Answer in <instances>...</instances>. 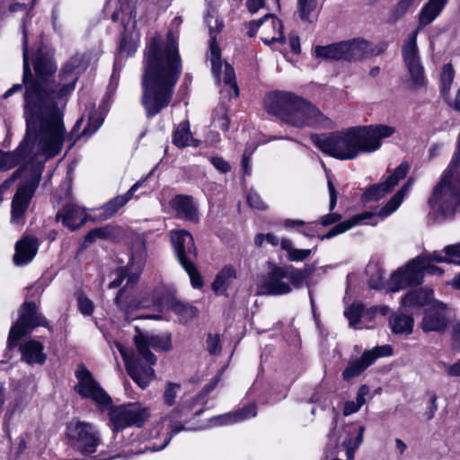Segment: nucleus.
Wrapping results in <instances>:
<instances>
[{
	"mask_svg": "<svg viewBox=\"0 0 460 460\" xmlns=\"http://www.w3.org/2000/svg\"><path fill=\"white\" fill-rule=\"evenodd\" d=\"M27 20L26 13L22 24V83L13 84L4 93L3 98L22 92L24 87V116L28 132H36L40 147L49 156H56L61 151L65 140L63 110L80 75L88 67L89 60L84 53L73 55L62 66L58 81H56L54 75L57 64L53 54L40 48L33 61V75L29 63Z\"/></svg>",
	"mask_w": 460,
	"mask_h": 460,
	"instance_id": "1",
	"label": "nucleus"
},
{
	"mask_svg": "<svg viewBox=\"0 0 460 460\" xmlns=\"http://www.w3.org/2000/svg\"><path fill=\"white\" fill-rule=\"evenodd\" d=\"M181 73V59L172 32L167 33L164 47L158 37H153L147 46L141 83V103L147 118L169 106Z\"/></svg>",
	"mask_w": 460,
	"mask_h": 460,
	"instance_id": "2",
	"label": "nucleus"
},
{
	"mask_svg": "<svg viewBox=\"0 0 460 460\" xmlns=\"http://www.w3.org/2000/svg\"><path fill=\"white\" fill-rule=\"evenodd\" d=\"M396 131L394 127L376 124L352 127L343 131L328 135L313 134V143L323 153L341 160H351L360 153H372L378 150L381 140Z\"/></svg>",
	"mask_w": 460,
	"mask_h": 460,
	"instance_id": "3",
	"label": "nucleus"
},
{
	"mask_svg": "<svg viewBox=\"0 0 460 460\" xmlns=\"http://www.w3.org/2000/svg\"><path fill=\"white\" fill-rule=\"evenodd\" d=\"M75 376L78 379L75 391L82 397L91 398L101 411H109L110 426L114 433L128 427L141 428L150 418V409L139 402L112 406L111 396L99 385L84 365L78 367Z\"/></svg>",
	"mask_w": 460,
	"mask_h": 460,
	"instance_id": "4",
	"label": "nucleus"
},
{
	"mask_svg": "<svg viewBox=\"0 0 460 460\" xmlns=\"http://www.w3.org/2000/svg\"><path fill=\"white\" fill-rule=\"evenodd\" d=\"M137 334L134 337L137 354L128 353L124 348L118 349L122 356L125 367L130 377L142 389L146 388L155 377V370L152 366L156 363V357L150 349L168 351L172 349V335L142 333L136 328Z\"/></svg>",
	"mask_w": 460,
	"mask_h": 460,
	"instance_id": "5",
	"label": "nucleus"
},
{
	"mask_svg": "<svg viewBox=\"0 0 460 460\" xmlns=\"http://www.w3.org/2000/svg\"><path fill=\"white\" fill-rule=\"evenodd\" d=\"M264 106L268 113L297 128L326 127L330 122L313 103L288 92L269 93Z\"/></svg>",
	"mask_w": 460,
	"mask_h": 460,
	"instance_id": "6",
	"label": "nucleus"
},
{
	"mask_svg": "<svg viewBox=\"0 0 460 460\" xmlns=\"http://www.w3.org/2000/svg\"><path fill=\"white\" fill-rule=\"evenodd\" d=\"M23 162L24 165L1 184L2 189H8L16 179H22L12 200L11 222L16 225L23 224L25 212L40 184L44 169L43 164L35 161L30 155Z\"/></svg>",
	"mask_w": 460,
	"mask_h": 460,
	"instance_id": "7",
	"label": "nucleus"
},
{
	"mask_svg": "<svg viewBox=\"0 0 460 460\" xmlns=\"http://www.w3.org/2000/svg\"><path fill=\"white\" fill-rule=\"evenodd\" d=\"M447 2V0H429L419 14L418 28L404 40L402 46V60L415 89L421 88L426 84L424 66L417 46L419 30L431 23L439 15Z\"/></svg>",
	"mask_w": 460,
	"mask_h": 460,
	"instance_id": "8",
	"label": "nucleus"
},
{
	"mask_svg": "<svg viewBox=\"0 0 460 460\" xmlns=\"http://www.w3.org/2000/svg\"><path fill=\"white\" fill-rule=\"evenodd\" d=\"M206 23L208 26L210 37L209 49L211 70L213 75L218 84L223 81L226 85L232 87L234 92V96L237 97L239 95V89L235 81L234 68L228 63H225L223 66L220 49L217 42V35L221 31L224 23L222 21L218 20L211 14H208L206 17Z\"/></svg>",
	"mask_w": 460,
	"mask_h": 460,
	"instance_id": "9",
	"label": "nucleus"
},
{
	"mask_svg": "<svg viewBox=\"0 0 460 460\" xmlns=\"http://www.w3.org/2000/svg\"><path fill=\"white\" fill-rule=\"evenodd\" d=\"M411 181H408L407 183H405L386 203L385 206L382 207L377 212L372 213V212H366L360 215H358L347 221H343L335 226H333L331 230H329L325 234L321 235L319 238L321 240L324 239H330L334 237L337 234H342L356 225L361 223L363 220L366 219H372L373 221L369 222L370 225H376L377 220L376 219V217H380L381 219H384L385 217L391 215L393 212H394L401 205L404 195L408 191V190L411 187Z\"/></svg>",
	"mask_w": 460,
	"mask_h": 460,
	"instance_id": "10",
	"label": "nucleus"
},
{
	"mask_svg": "<svg viewBox=\"0 0 460 460\" xmlns=\"http://www.w3.org/2000/svg\"><path fill=\"white\" fill-rule=\"evenodd\" d=\"M38 326L51 329L45 316L38 312L36 304L34 302H24L20 307L17 321L9 331L7 348L9 349L15 348L19 340Z\"/></svg>",
	"mask_w": 460,
	"mask_h": 460,
	"instance_id": "11",
	"label": "nucleus"
},
{
	"mask_svg": "<svg viewBox=\"0 0 460 460\" xmlns=\"http://www.w3.org/2000/svg\"><path fill=\"white\" fill-rule=\"evenodd\" d=\"M67 436L73 447L84 455L95 452L101 443L98 430L87 422L70 423L67 426Z\"/></svg>",
	"mask_w": 460,
	"mask_h": 460,
	"instance_id": "12",
	"label": "nucleus"
},
{
	"mask_svg": "<svg viewBox=\"0 0 460 460\" xmlns=\"http://www.w3.org/2000/svg\"><path fill=\"white\" fill-rule=\"evenodd\" d=\"M393 355V347L389 344L376 346L371 349L365 350L360 358L350 359L342 371V379L350 382L353 378L359 376L368 367L373 365L378 358Z\"/></svg>",
	"mask_w": 460,
	"mask_h": 460,
	"instance_id": "13",
	"label": "nucleus"
},
{
	"mask_svg": "<svg viewBox=\"0 0 460 460\" xmlns=\"http://www.w3.org/2000/svg\"><path fill=\"white\" fill-rule=\"evenodd\" d=\"M423 257H415L411 260L404 268L397 270L390 279V290L392 292L399 291L409 287L420 286L423 282L424 274L421 262Z\"/></svg>",
	"mask_w": 460,
	"mask_h": 460,
	"instance_id": "14",
	"label": "nucleus"
},
{
	"mask_svg": "<svg viewBox=\"0 0 460 460\" xmlns=\"http://www.w3.org/2000/svg\"><path fill=\"white\" fill-rule=\"evenodd\" d=\"M175 256L181 265L196 261L198 250L192 234L187 230H173L170 234Z\"/></svg>",
	"mask_w": 460,
	"mask_h": 460,
	"instance_id": "15",
	"label": "nucleus"
},
{
	"mask_svg": "<svg viewBox=\"0 0 460 460\" xmlns=\"http://www.w3.org/2000/svg\"><path fill=\"white\" fill-rule=\"evenodd\" d=\"M287 270L275 267L268 272L258 284V294L266 296H282L292 291L289 281L286 280Z\"/></svg>",
	"mask_w": 460,
	"mask_h": 460,
	"instance_id": "16",
	"label": "nucleus"
},
{
	"mask_svg": "<svg viewBox=\"0 0 460 460\" xmlns=\"http://www.w3.org/2000/svg\"><path fill=\"white\" fill-rule=\"evenodd\" d=\"M343 60L349 62L360 61L362 59L377 56L384 52L386 44L383 43L379 46H372L364 39H353L351 40L341 41Z\"/></svg>",
	"mask_w": 460,
	"mask_h": 460,
	"instance_id": "17",
	"label": "nucleus"
},
{
	"mask_svg": "<svg viewBox=\"0 0 460 460\" xmlns=\"http://www.w3.org/2000/svg\"><path fill=\"white\" fill-rule=\"evenodd\" d=\"M409 169V164L407 162H402L384 182L373 184L367 189L362 194V200L364 202H370L382 199L398 184L400 180L403 179L407 175Z\"/></svg>",
	"mask_w": 460,
	"mask_h": 460,
	"instance_id": "18",
	"label": "nucleus"
},
{
	"mask_svg": "<svg viewBox=\"0 0 460 460\" xmlns=\"http://www.w3.org/2000/svg\"><path fill=\"white\" fill-rule=\"evenodd\" d=\"M28 127V124L26 123ZM34 137V140L37 145L38 152L46 155L47 157H50L47 153H45L39 145L37 139V133L33 130L28 132V128H26V134L22 140V142L19 145V146L13 152L4 153L0 151V171L1 170H9L15 165H17L22 161H25L29 155V140L31 137Z\"/></svg>",
	"mask_w": 460,
	"mask_h": 460,
	"instance_id": "19",
	"label": "nucleus"
},
{
	"mask_svg": "<svg viewBox=\"0 0 460 460\" xmlns=\"http://www.w3.org/2000/svg\"><path fill=\"white\" fill-rule=\"evenodd\" d=\"M447 305L435 301L431 307H429L424 314L421 323V329L424 332H444L448 323V319L446 315Z\"/></svg>",
	"mask_w": 460,
	"mask_h": 460,
	"instance_id": "20",
	"label": "nucleus"
},
{
	"mask_svg": "<svg viewBox=\"0 0 460 460\" xmlns=\"http://www.w3.org/2000/svg\"><path fill=\"white\" fill-rule=\"evenodd\" d=\"M183 416V411L180 408L173 409L171 413L165 417L163 421H168V428L170 429V432L166 434L164 440L160 445H152V446H146L143 449H141L137 454L144 453L147 450H150L152 452L159 451L164 449L171 441L172 438L179 433L180 431L183 430L185 429V423L186 421L182 420Z\"/></svg>",
	"mask_w": 460,
	"mask_h": 460,
	"instance_id": "21",
	"label": "nucleus"
},
{
	"mask_svg": "<svg viewBox=\"0 0 460 460\" xmlns=\"http://www.w3.org/2000/svg\"><path fill=\"white\" fill-rule=\"evenodd\" d=\"M268 20L270 21V25L272 29L275 31V34L272 37H262L261 40L266 45H271L274 43H284L286 39L283 33V25L280 20L276 19V17L271 13L265 14L262 18L259 20H253L251 21L248 23V36L252 38L256 35L258 29L261 27V25L267 22Z\"/></svg>",
	"mask_w": 460,
	"mask_h": 460,
	"instance_id": "22",
	"label": "nucleus"
},
{
	"mask_svg": "<svg viewBox=\"0 0 460 460\" xmlns=\"http://www.w3.org/2000/svg\"><path fill=\"white\" fill-rule=\"evenodd\" d=\"M58 221L70 230H75L82 226L86 221L84 210L74 203L66 204L56 216Z\"/></svg>",
	"mask_w": 460,
	"mask_h": 460,
	"instance_id": "23",
	"label": "nucleus"
},
{
	"mask_svg": "<svg viewBox=\"0 0 460 460\" xmlns=\"http://www.w3.org/2000/svg\"><path fill=\"white\" fill-rule=\"evenodd\" d=\"M171 207L179 218L191 222H198L199 212L193 198L189 195H176L171 200Z\"/></svg>",
	"mask_w": 460,
	"mask_h": 460,
	"instance_id": "24",
	"label": "nucleus"
},
{
	"mask_svg": "<svg viewBox=\"0 0 460 460\" xmlns=\"http://www.w3.org/2000/svg\"><path fill=\"white\" fill-rule=\"evenodd\" d=\"M22 360L30 366L43 365L47 360L44 346L40 341L30 339L19 347Z\"/></svg>",
	"mask_w": 460,
	"mask_h": 460,
	"instance_id": "25",
	"label": "nucleus"
},
{
	"mask_svg": "<svg viewBox=\"0 0 460 460\" xmlns=\"http://www.w3.org/2000/svg\"><path fill=\"white\" fill-rule=\"evenodd\" d=\"M38 251L37 240L31 236H25L16 243L13 262L21 266L30 262Z\"/></svg>",
	"mask_w": 460,
	"mask_h": 460,
	"instance_id": "26",
	"label": "nucleus"
},
{
	"mask_svg": "<svg viewBox=\"0 0 460 460\" xmlns=\"http://www.w3.org/2000/svg\"><path fill=\"white\" fill-rule=\"evenodd\" d=\"M256 414L255 405L250 404L239 411L216 416L210 421L214 426L230 425L255 417Z\"/></svg>",
	"mask_w": 460,
	"mask_h": 460,
	"instance_id": "27",
	"label": "nucleus"
},
{
	"mask_svg": "<svg viewBox=\"0 0 460 460\" xmlns=\"http://www.w3.org/2000/svg\"><path fill=\"white\" fill-rule=\"evenodd\" d=\"M432 297V290L420 288L406 293L402 296L401 304L403 307L419 309L429 304Z\"/></svg>",
	"mask_w": 460,
	"mask_h": 460,
	"instance_id": "28",
	"label": "nucleus"
},
{
	"mask_svg": "<svg viewBox=\"0 0 460 460\" xmlns=\"http://www.w3.org/2000/svg\"><path fill=\"white\" fill-rule=\"evenodd\" d=\"M115 4V10L111 14V20L115 22H121L125 29L132 19L133 25H135L136 12L131 0H117Z\"/></svg>",
	"mask_w": 460,
	"mask_h": 460,
	"instance_id": "29",
	"label": "nucleus"
},
{
	"mask_svg": "<svg viewBox=\"0 0 460 460\" xmlns=\"http://www.w3.org/2000/svg\"><path fill=\"white\" fill-rule=\"evenodd\" d=\"M118 309L122 312L127 321H129L130 314L142 307V304L135 296L126 294L125 288L119 289L114 299Z\"/></svg>",
	"mask_w": 460,
	"mask_h": 460,
	"instance_id": "30",
	"label": "nucleus"
},
{
	"mask_svg": "<svg viewBox=\"0 0 460 460\" xmlns=\"http://www.w3.org/2000/svg\"><path fill=\"white\" fill-rule=\"evenodd\" d=\"M236 279V270L233 266H225L216 276L212 289L216 294H224Z\"/></svg>",
	"mask_w": 460,
	"mask_h": 460,
	"instance_id": "31",
	"label": "nucleus"
},
{
	"mask_svg": "<svg viewBox=\"0 0 460 460\" xmlns=\"http://www.w3.org/2000/svg\"><path fill=\"white\" fill-rule=\"evenodd\" d=\"M389 325L393 333L409 335L412 332L414 320L411 315L397 313L390 317Z\"/></svg>",
	"mask_w": 460,
	"mask_h": 460,
	"instance_id": "32",
	"label": "nucleus"
},
{
	"mask_svg": "<svg viewBox=\"0 0 460 460\" xmlns=\"http://www.w3.org/2000/svg\"><path fill=\"white\" fill-rule=\"evenodd\" d=\"M176 298L175 289L172 287L159 286L152 293L154 305L161 309H168Z\"/></svg>",
	"mask_w": 460,
	"mask_h": 460,
	"instance_id": "33",
	"label": "nucleus"
},
{
	"mask_svg": "<svg viewBox=\"0 0 460 460\" xmlns=\"http://www.w3.org/2000/svg\"><path fill=\"white\" fill-rule=\"evenodd\" d=\"M280 247L287 252L288 260L296 262L305 261L316 250V246L313 249H296L293 246L292 241L288 238H282L280 240Z\"/></svg>",
	"mask_w": 460,
	"mask_h": 460,
	"instance_id": "34",
	"label": "nucleus"
},
{
	"mask_svg": "<svg viewBox=\"0 0 460 460\" xmlns=\"http://www.w3.org/2000/svg\"><path fill=\"white\" fill-rule=\"evenodd\" d=\"M193 142H195V139L190 133L189 121L181 122L173 131L172 143L179 148H183L191 145L197 146L198 145L193 144Z\"/></svg>",
	"mask_w": 460,
	"mask_h": 460,
	"instance_id": "35",
	"label": "nucleus"
},
{
	"mask_svg": "<svg viewBox=\"0 0 460 460\" xmlns=\"http://www.w3.org/2000/svg\"><path fill=\"white\" fill-rule=\"evenodd\" d=\"M314 53L317 58L324 60H343L344 54L341 42L327 46H316Z\"/></svg>",
	"mask_w": 460,
	"mask_h": 460,
	"instance_id": "36",
	"label": "nucleus"
},
{
	"mask_svg": "<svg viewBox=\"0 0 460 460\" xmlns=\"http://www.w3.org/2000/svg\"><path fill=\"white\" fill-rule=\"evenodd\" d=\"M175 314H177L180 318V322L185 323L193 318H195L198 314V309L189 304H184L177 298L171 303V306L168 308Z\"/></svg>",
	"mask_w": 460,
	"mask_h": 460,
	"instance_id": "37",
	"label": "nucleus"
},
{
	"mask_svg": "<svg viewBox=\"0 0 460 460\" xmlns=\"http://www.w3.org/2000/svg\"><path fill=\"white\" fill-rule=\"evenodd\" d=\"M455 78V70L451 64H446L440 74V93L444 99L447 100L450 94L451 85Z\"/></svg>",
	"mask_w": 460,
	"mask_h": 460,
	"instance_id": "38",
	"label": "nucleus"
},
{
	"mask_svg": "<svg viewBox=\"0 0 460 460\" xmlns=\"http://www.w3.org/2000/svg\"><path fill=\"white\" fill-rule=\"evenodd\" d=\"M125 205L126 203L124 202L122 197H120V195L116 196L102 206V218L108 219L111 217L119 210V208Z\"/></svg>",
	"mask_w": 460,
	"mask_h": 460,
	"instance_id": "39",
	"label": "nucleus"
},
{
	"mask_svg": "<svg viewBox=\"0 0 460 460\" xmlns=\"http://www.w3.org/2000/svg\"><path fill=\"white\" fill-rule=\"evenodd\" d=\"M246 7L248 11L253 14L261 8H266L268 10L276 8L279 10L280 4L279 0H247Z\"/></svg>",
	"mask_w": 460,
	"mask_h": 460,
	"instance_id": "40",
	"label": "nucleus"
},
{
	"mask_svg": "<svg viewBox=\"0 0 460 460\" xmlns=\"http://www.w3.org/2000/svg\"><path fill=\"white\" fill-rule=\"evenodd\" d=\"M102 123L103 119L99 114L91 112L88 116L87 125L84 128L79 137H91L101 128Z\"/></svg>",
	"mask_w": 460,
	"mask_h": 460,
	"instance_id": "41",
	"label": "nucleus"
},
{
	"mask_svg": "<svg viewBox=\"0 0 460 460\" xmlns=\"http://www.w3.org/2000/svg\"><path fill=\"white\" fill-rule=\"evenodd\" d=\"M283 269L287 270L285 277H287V280L289 281L291 288H301L304 282L306 280L303 273L292 265L285 266Z\"/></svg>",
	"mask_w": 460,
	"mask_h": 460,
	"instance_id": "42",
	"label": "nucleus"
},
{
	"mask_svg": "<svg viewBox=\"0 0 460 460\" xmlns=\"http://www.w3.org/2000/svg\"><path fill=\"white\" fill-rule=\"evenodd\" d=\"M363 307L362 304H353L345 309L344 315L349 320L350 327L357 328L363 315Z\"/></svg>",
	"mask_w": 460,
	"mask_h": 460,
	"instance_id": "43",
	"label": "nucleus"
},
{
	"mask_svg": "<svg viewBox=\"0 0 460 460\" xmlns=\"http://www.w3.org/2000/svg\"><path fill=\"white\" fill-rule=\"evenodd\" d=\"M184 270L188 273L192 288H201L203 287V279L201 275L197 270L195 261H191L183 265H181Z\"/></svg>",
	"mask_w": 460,
	"mask_h": 460,
	"instance_id": "44",
	"label": "nucleus"
},
{
	"mask_svg": "<svg viewBox=\"0 0 460 460\" xmlns=\"http://www.w3.org/2000/svg\"><path fill=\"white\" fill-rule=\"evenodd\" d=\"M77 307L79 312L84 316H90L93 313L94 304L84 293L76 295Z\"/></svg>",
	"mask_w": 460,
	"mask_h": 460,
	"instance_id": "45",
	"label": "nucleus"
},
{
	"mask_svg": "<svg viewBox=\"0 0 460 460\" xmlns=\"http://www.w3.org/2000/svg\"><path fill=\"white\" fill-rule=\"evenodd\" d=\"M417 257H423L422 260L425 261V263L422 261L421 265L424 267L428 266L429 262H431V261H436V262H439V263H442V262L455 263V264L460 265V261L456 262V261L449 259L446 253H445V255H441V253L439 252H434L432 253L423 252V253L418 255Z\"/></svg>",
	"mask_w": 460,
	"mask_h": 460,
	"instance_id": "46",
	"label": "nucleus"
},
{
	"mask_svg": "<svg viewBox=\"0 0 460 460\" xmlns=\"http://www.w3.org/2000/svg\"><path fill=\"white\" fill-rule=\"evenodd\" d=\"M299 16L303 21L311 22L310 13L316 7L315 0H297Z\"/></svg>",
	"mask_w": 460,
	"mask_h": 460,
	"instance_id": "47",
	"label": "nucleus"
},
{
	"mask_svg": "<svg viewBox=\"0 0 460 460\" xmlns=\"http://www.w3.org/2000/svg\"><path fill=\"white\" fill-rule=\"evenodd\" d=\"M179 389L180 385L178 384H167L163 394L164 402L166 405L172 406L174 404Z\"/></svg>",
	"mask_w": 460,
	"mask_h": 460,
	"instance_id": "48",
	"label": "nucleus"
},
{
	"mask_svg": "<svg viewBox=\"0 0 460 460\" xmlns=\"http://www.w3.org/2000/svg\"><path fill=\"white\" fill-rule=\"evenodd\" d=\"M247 203L255 209L265 210L267 208V204L262 200L260 194L253 190H250L247 194Z\"/></svg>",
	"mask_w": 460,
	"mask_h": 460,
	"instance_id": "49",
	"label": "nucleus"
},
{
	"mask_svg": "<svg viewBox=\"0 0 460 460\" xmlns=\"http://www.w3.org/2000/svg\"><path fill=\"white\" fill-rule=\"evenodd\" d=\"M126 277H128L127 285L134 284L137 280V276H136V275L128 276V274L126 273V271L124 270H120L117 274V278L108 285V288L112 289V288H119L122 284V282Z\"/></svg>",
	"mask_w": 460,
	"mask_h": 460,
	"instance_id": "50",
	"label": "nucleus"
},
{
	"mask_svg": "<svg viewBox=\"0 0 460 460\" xmlns=\"http://www.w3.org/2000/svg\"><path fill=\"white\" fill-rule=\"evenodd\" d=\"M427 395L429 396V406L425 412V416L428 420H430L434 418L438 408L437 403L438 396L434 392H428Z\"/></svg>",
	"mask_w": 460,
	"mask_h": 460,
	"instance_id": "51",
	"label": "nucleus"
},
{
	"mask_svg": "<svg viewBox=\"0 0 460 460\" xmlns=\"http://www.w3.org/2000/svg\"><path fill=\"white\" fill-rule=\"evenodd\" d=\"M207 349L211 355H217L221 351L220 340L217 335L208 334L207 339Z\"/></svg>",
	"mask_w": 460,
	"mask_h": 460,
	"instance_id": "52",
	"label": "nucleus"
},
{
	"mask_svg": "<svg viewBox=\"0 0 460 460\" xmlns=\"http://www.w3.org/2000/svg\"><path fill=\"white\" fill-rule=\"evenodd\" d=\"M210 162L213 166L222 173H226L231 170V165L229 163L220 156L211 157Z\"/></svg>",
	"mask_w": 460,
	"mask_h": 460,
	"instance_id": "53",
	"label": "nucleus"
},
{
	"mask_svg": "<svg viewBox=\"0 0 460 460\" xmlns=\"http://www.w3.org/2000/svg\"><path fill=\"white\" fill-rule=\"evenodd\" d=\"M446 374L450 377H460V358L454 364H442Z\"/></svg>",
	"mask_w": 460,
	"mask_h": 460,
	"instance_id": "54",
	"label": "nucleus"
},
{
	"mask_svg": "<svg viewBox=\"0 0 460 460\" xmlns=\"http://www.w3.org/2000/svg\"><path fill=\"white\" fill-rule=\"evenodd\" d=\"M327 186H328L329 196H330L329 209L332 212L335 208L336 204H337V191H336L334 184L331 179L328 180Z\"/></svg>",
	"mask_w": 460,
	"mask_h": 460,
	"instance_id": "55",
	"label": "nucleus"
},
{
	"mask_svg": "<svg viewBox=\"0 0 460 460\" xmlns=\"http://www.w3.org/2000/svg\"><path fill=\"white\" fill-rule=\"evenodd\" d=\"M146 178L137 181L133 186L123 195H120L127 204L131 199H133L135 192L143 186Z\"/></svg>",
	"mask_w": 460,
	"mask_h": 460,
	"instance_id": "56",
	"label": "nucleus"
},
{
	"mask_svg": "<svg viewBox=\"0 0 460 460\" xmlns=\"http://www.w3.org/2000/svg\"><path fill=\"white\" fill-rule=\"evenodd\" d=\"M443 252L453 261L460 258V243L446 246Z\"/></svg>",
	"mask_w": 460,
	"mask_h": 460,
	"instance_id": "57",
	"label": "nucleus"
},
{
	"mask_svg": "<svg viewBox=\"0 0 460 460\" xmlns=\"http://www.w3.org/2000/svg\"><path fill=\"white\" fill-rule=\"evenodd\" d=\"M341 216L338 213H330L321 217L320 223L323 226H329L332 224L339 222Z\"/></svg>",
	"mask_w": 460,
	"mask_h": 460,
	"instance_id": "58",
	"label": "nucleus"
},
{
	"mask_svg": "<svg viewBox=\"0 0 460 460\" xmlns=\"http://www.w3.org/2000/svg\"><path fill=\"white\" fill-rule=\"evenodd\" d=\"M415 1L416 0H400L395 8V14L397 16H402Z\"/></svg>",
	"mask_w": 460,
	"mask_h": 460,
	"instance_id": "59",
	"label": "nucleus"
},
{
	"mask_svg": "<svg viewBox=\"0 0 460 460\" xmlns=\"http://www.w3.org/2000/svg\"><path fill=\"white\" fill-rule=\"evenodd\" d=\"M105 234V232L102 228H95L91 230L85 236L84 242L88 243H92L97 238H102Z\"/></svg>",
	"mask_w": 460,
	"mask_h": 460,
	"instance_id": "60",
	"label": "nucleus"
},
{
	"mask_svg": "<svg viewBox=\"0 0 460 460\" xmlns=\"http://www.w3.org/2000/svg\"><path fill=\"white\" fill-rule=\"evenodd\" d=\"M119 50L131 55L136 50V45L134 42L128 41L126 37H123L120 40Z\"/></svg>",
	"mask_w": 460,
	"mask_h": 460,
	"instance_id": "61",
	"label": "nucleus"
},
{
	"mask_svg": "<svg viewBox=\"0 0 460 460\" xmlns=\"http://www.w3.org/2000/svg\"><path fill=\"white\" fill-rule=\"evenodd\" d=\"M359 404L353 401H349L345 402L344 408H343V414L345 416L350 415L354 412H357L359 410Z\"/></svg>",
	"mask_w": 460,
	"mask_h": 460,
	"instance_id": "62",
	"label": "nucleus"
},
{
	"mask_svg": "<svg viewBox=\"0 0 460 460\" xmlns=\"http://www.w3.org/2000/svg\"><path fill=\"white\" fill-rule=\"evenodd\" d=\"M17 440H18V446H17V450L15 452V456H19L27 448V435H21L20 437H18Z\"/></svg>",
	"mask_w": 460,
	"mask_h": 460,
	"instance_id": "63",
	"label": "nucleus"
},
{
	"mask_svg": "<svg viewBox=\"0 0 460 460\" xmlns=\"http://www.w3.org/2000/svg\"><path fill=\"white\" fill-rule=\"evenodd\" d=\"M426 272L429 274L440 276L444 273V270L441 268L436 265H432L430 262H429L428 266L423 267V274L425 275Z\"/></svg>",
	"mask_w": 460,
	"mask_h": 460,
	"instance_id": "64",
	"label": "nucleus"
}]
</instances>
